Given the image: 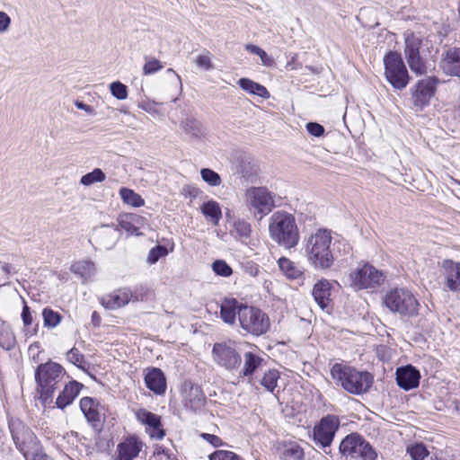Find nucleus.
<instances>
[{"label":"nucleus","instance_id":"f257e3e1","mask_svg":"<svg viewBox=\"0 0 460 460\" xmlns=\"http://www.w3.org/2000/svg\"><path fill=\"white\" fill-rule=\"evenodd\" d=\"M332 231L318 228L305 239V252L309 264L316 270H328L334 262L331 249Z\"/></svg>","mask_w":460,"mask_h":460},{"label":"nucleus","instance_id":"f03ea898","mask_svg":"<svg viewBox=\"0 0 460 460\" xmlns=\"http://www.w3.org/2000/svg\"><path fill=\"white\" fill-rule=\"evenodd\" d=\"M269 232L270 238L278 244L290 249L297 245L300 236L292 214L277 211L270 218Z\"/></svg>","mask_w":460,"mask_h":460},{"label":"nucleus","instance_id":"7ed1b4c3","mask_svg":"<svg viewBox=\"0 0 460 460\" xmlns=\"http://www.w3.org/2000/svg\"><path fill=\"white\" fill-rule=\"evenodd\" d=\"M331 376L344 390L352 394L367 393L373 384V376L368 372L358 371L341 363L332 366Z\"/></svg>","mask_w":460,"mask_h":460},{"label":"nucleus","instance_id":"20e7f679","mask_svg":"<svg viewBox=\"0 0 460 460\" xmlns=\"http://www.w3.org/2000/svg\"><path fill=\"white\" fill-rule=\"evenodd\" d=\"M65 369L56 362L49 361L40 364L35 371L37 391L40 394L41 401L46 403L50 401L55 391L59 387Z\"/></svg>","mask_w":460,"mask_h":460},{"label":"nucleus","instance_id":"39448f33","mask_svg":"<svg viewBox=\"0 0 460 460\" xmlns=\"http://www.w3.org/2000/svg\"><path fill=\"white\" fill-rule=\"evenodd\" d=\"M384 305L393 313L404 316H413L419 312L420 303L411 291L403 288H394L386 292Z\"/></svg>","mask_w":460,"mask_h":460},{"label":"nucleus","instance_id":"423d86ee","mask_svg":"<svg viewBox=\"0 0 460 460\" xmlns=\"http://www.w3.org/2000/svg\"><path fill=\"white\" fill-rule=\"evenodd\" d=\"M385 274L369 263L358 265L349 274L350 287L356 290L375 293L385 281Z\"/></svg>","mask_w":460,"mask_h":460},{"label":"nucleus","instance_id":"0eeeda50","mask_svg":"<svg viewBox=\"0 0 460 460\" xmlns=\"http://www.w3.org/2000/svg\"><path fill=\"white\" fill-rule=\"evenodd\" d=\"M10 428L13 439L26 460L30 456L31 460H52L40 451L38 439L31 430L20 422H12Z\"/></svg>","mask_w":460,"mask_h":460},{"label":"nucleus","instance_id":"6e6552de","mask_svg":"<svg viewBox=\"0 0 460 460\" xmlns=\"http://www.w3.org/2000/svg\"><path fill=\"white\" fill-rule=\"evenodd\" d=\"M240 327L246 332L255 336L264 334L270 329V319L261 309L243 305L237 311Z\"/></svg>","mask_w":460,"mask_h":460},{"label":"nucleus","instance_id":"1a4fd4ad","mask_svg":"<svg viewBox=\"0 0 460 460\" xmlns=\"http://www.w3.org/2000/svg\"><path fill=\"white\" fill-rule=\"evenodd\" d=\"M243 203L254 215H267L274 207V196L266 187L252 186L244 191Z\"/></svg>","mask_w":460,"mask_h":460},{"label":"nucleus","instance_id":"9d476101","mask_svg":"<svg viewBox=\"0 0 460 460\" xmlns=\"http://www.w3.org/2000/svg\"><path fill=\"white\" fill-rule=\"evenodd\" d=\"M340 452L346 456L362 460H376L377 455L371 445L358 434H350L340 444Z\"/></svg>","mask_w":460,"mask_h":460},{"label":"nucleus","instance_id":"9b49d317","mask_svg":"<svg viewBox=\"0 0 460 460\" xmlns=\"http://www.w3.org/2000/svg\"><path fill=\"white\" fill-rule=\"evenodd\" d=\"M385 75L396 89H403L409 83V75L400 54L389 52L384 58Z\"/></svg>","mask_w":460,"mask_h":460},{"label":"nucleus","instance_id":"f8f14e48","mask_svg":"<svg viewBox=\"0 0 460 460\" xmlns=\"http://www.w3.org/2000/svg\"><path fill=\"white\" fill-rule=\"evenodd\" d=\"M424 40L413 33L405 35L404 55L412 72L417 75L427 73V66L423 58Z\"/></svg>","mask_w":460,"mask_h":460},{"label":"nucleus","instance_id":"ddd939ff","mask_svg":"<svg viewBox=\"0 0 460 460\" xmlns=\"http://www.w3.org/2000/svg\"><path fill=\"white\" fill-rule=\"evenodd\" d=\"M212 358L221 367L234 370L240 367L242 358L233 341L217 342L212 349Z\"/></svg>","mask_w":460,"mask_h":460},{"label":"nucleus","instance_id":"4468645a","mask_svg":"<svg viewBox=\"0 0 460 460\" xmlns=\"http://www.w3.org/2000/svg\"><path fill=\"white\" fill-rule=\"evenodd\" d=\"M340 426V420L337 416L327 415L323 417L318 425L314 428V439L322 447H329Z\"/></svg>","mask_w":460,"mask_h":460},{"label":"nucleus","instance_id":"2eb2a0df","mask_svg":"<svg viewBox=\"0 0 460 460\" xmlns=\"http://www.w3.org/2000/svg\"><path fill=\"white\" fill-rule=\"evenodd\" d=\"M136 419L146 426V430L152 438L162 439L165 436L161 428V417L143 408L134 411Z\"/></svg>","mask_w":460,"mask_h":460},{"label":"nucleus","instance_id":"dca6fc26","mask_svg":"<svg viewBox=\"0 0 460 460\" xmlns=\"http://www.w3.org/2000/svg\"><path fill=\"white\" fill-rule=\"evenodd\" d=\"M184 407L192 411L202 410L205 404V395L201 388L190 382H185L181 387Z\"/></svg>","mask_w":460,"mask_h":460},{"label":"nucleus","instance_id":"f3484780","mask_svg":"<svg viewBox=\"0 0 460 460\" xmlns=\"http://www.w3.org/2000/svg\"><path fill=\"white\" fill-rule=\"evenodd\" d=\"M438 81L435 77H427L418 82L413 93L415 106L423 108L429 103L430 99L436 93V86Z\"/></svg>","mask_w":460,"mask_h":460},{"label":"nucleus","instance_id":"a211bd4d","mask_svg":"<svg viewBox=\"0 0 460 460\" xmlns=\"http://www.w3.org/2000/svg\"><path fill=\"white\" fill-rule=\"evenodd\" d=\"M144 443L136 436L124 438L117 446L116 460H134L139 455Z\"/></svg>","mask_w":460,"mask_h":460},{"label":"nucleus","instance_id":"6ab92c4d","mask_svg":"<svg viewBox=\"0 0 460 460\" xmlns=\"http://www.w3.org/2000/svg\"><path fill=\"white\" fill-rule=\"evenodd\" d=\"M439 66L446 75L460 77V49L447 48L441 56Z\"/></svg>","mask_w":460,"mask_h":460},{"label":"nucleus","instance_id":"aec40b11","mask_svg":"<svg viewBox=\"0 0 460 460\" xmlns=\"http://www.w3.org/2000/svg\"><path fill=\"white\" fill-rule=\"evenodd\" d=\"M131 289L120 288L103 296L101 304L109 310H115L128 305L132 299Z\"/></svg>","mask_w":460,"mask_h":460},{"label":"nucleus","instance_id":"412c9836","mask_svg":"<svg viewBox=\"0 0 460 460\" xmlns=\"http://www.w3.org/2000/svg\"><path fill=\"white\" fill-rule=\"evenodd\" d=\"M420 374L419 370L411 366L399 367L396 371V381L398 385L409 391L416 388L420 384Z\"/></svg>","mask_w":460,"mask_h":460},{"label":"nucleus","instance_id":"4be33fe9","mask_svg":"<svg viewBox=\"0 0 460 460\" xmlns=\"http://www.w3.org/2000/svg\"><path fill=\"white\" fill-rule=\"evenodd\" d=\"M446 287L453 292L460 288V262L445 260L442 262Z\"/></svg>","mask_w":460,"mask_h":460},{"label":"nucleus","instance_id":"5701e85b","mask_svg":"<svg viewBox=\"0 0 460 460\" xmlns=\"http://www.w3.org/2000/svg\"><path fill=\"white\" fill-rule=\"evenodd\" d=\"M83 387V384L75 380L70 381L65 385L63 391L58 394L56 400L57 406L60 409H64L67 405L71 404L78 396Z\"/></svg>","mask_w":460,"mask_h":460},{"label":"nucleus","instance_id":"b1692460","mask_svg":"<svg viewBox=\"0 0 460 460\" xmlns=\"http://www.w3.org/2000/svg\"><path fill=\"white\" fill-rule=\"evenodd\" d=\"M313 296L317 305L323 309H327L331 303V284L328 280L317 282L313 288Z\"/></svg>","mask_w":460,"mask_h":460},{"label":"nucleus","instance_id":"393cba45","mask_svg":"<svg viewBox=\"0 0 460 460\" xmlns=\"http://www.w3.org/2000/svg\"><path fill=\"white\" fill-rule=\"evenodd\" d=\"M145 382L151 391L157 394H162L165 392L166 382L164 373L159 368H153L145 376Z\"/></svg>","mask_w":460,"mask_h":460},{"label":"nucleus","instance_id":"a878e982","mask_svg":"<svg viewBox=\"0 0 460 460\" xmlns=\"http://www.w3.org/2000/svg\"><path fill=\"white\" fill-rule=\"evenodd\" d=\"M80 408L85 418L91 421H99L102 415V408L99 402L92 397H83L80 400Z\"/></svg>","mask_w":460,"mask_h":460},{"label":"nucleus","instance_id":"bb28decb","mask_svg":"<svg viewBox=\"0 0 460 460\" xmlns=\"http://www.w3.org/2000/svg\"><path fill=\"white\" fill-rule=\"evenodd\" d=\"M183 132L192 140L200 141L206 137L202 124L193 118H187L181 123Z\"/></svg>","mask_w":460,"mask_h":460},{"label":"nucleus","instance_id":"cd10ccee","mask_svg":"<svg viewBox=\"0 0 460 460\" xmlns=\"http://www.w3.org/2000/svg\"><path fill=\"white\" fill-rule=\"evenodd\" d=\"M243 305H239L235 299H225L220 306V315L222 320L226 323L233 325L235 323L237 311L240 306Z\"/></svg>","mask_w":460,"mask_h":460},{"label":"nucleus","instance_id":"c85d7f7f","mask_svg":"<svg viewBox=\"0 0 460 460\" xmlns=\"http://www.w3.org/2000/svg\"><path fill=\"white\" fill-rule=\"evenodd\" d=\"M200 210L204 217L214 226H217L222 218L221 208L213 199L204 202L200 207Z\"/></svg>","mask_w":460,"mask_h":460},{"label":"nucleus","instance_id":"c756f323","mask_svg":"<svg viewBox=\"0 0 460 460\" xmlns=\"http://www.w3.org/2000/svg\"><path fill=\"white\" fill-rule=\"evenodd\" d=\"M239 86L250 94L258 95L263 99L270 97V92L267 88L249 78H241L238 81Z\"/></svg>","mask_w":460,"mask_h":460},{"label":"nucleus","instance_id":"7c9ffc66","mask_svg":"<svg viewBox=\"0 0 460 460\" xmlns=\"http://www.w3.org/2000/svg\"><path fill=\"white\" fill-rule=\"evenodd\" d=\"M71 270L86 281L94 276L96 269L91 261H79L71 266Z\"/></svg>","mask_w":460,"mask_h":460},{"label":"nucleus","instance_id":"2f4dec72","mask_svg":"<svg viewBox=\"0 0 460 460\" xmlns=\"http://www.w3.org/2000/svg\"><path fill=\"white\" fill-rule=\"evenodd\" d=\"M279 270L288 278L292 279H298L302 274V270L293 261L286 257H282L278 261Z\"/></svg>","mask_w":460,"mask_h":460},{"label":"nucleus","instance_id":"473e14b6","mask_svg":"<svg viewBox=\"0 0 460 460\" xmlns=\"http://www.w3.org/2000/svg\"><path fill=\"white\" fill-rule=\"evenodd\" d=\"M262 362V358L259 356L247 352L244 354V365L242 369V375L243 376H252L260 367Z\"/></svg>","mask_w":460,"mask_h":460},{"label":"nucleus","instance_id":"72a5a7b5","mask_svg":"<svg viewBox=\"0 0 460 460\" xmlns=\"http://www.w3.org/2000/svg\"><path fill=\"white\" fill-rule=\"evenodd\" d=\"M119 196L123 202L128 206L139 208L145 205V200L141 198V196L131 189L121 188L119 190Z\"/></svg>","mask_w":460,"mask_h":460},{"label":"nucleus","instance_id":"f704fd0d","mask_svg":"<svg viewBox=\"0 0 460 460\" xmlns=\"http://www.w3.org/2000/svg\"><path fill=\"white\" fill-rule=\"evenodd\" d=\"M279 372L276 369H270L267 372L264 373L261 380V385L265 388V390L274 393L277 385L278 381L279 379Z\"/></svg>","mask_w":460,"mask_h":460},{"label":"nucleus","instance_id":"c9c22d12","mask_svg":"<svg viewBox=\"0 0 460 460\" xmlns=\"http://www.w3.org/2000/svg\"><path fill=\"white\" fill-rule=\"evenodd\" d=\"M22 319L24 325V331L26 334H29L31 336L35 335L38 332V324H36L34 327H31L33 317L31 315V310L27 305H23L22 312Z\"/></svg>","mask_w":460,"mask_h":460},{"label":"nucleus","instance_id":"e433bc0d","mask_svg":"<svg viewBox=\"0 0 460 460\" xmlns=\"http://www.w3.org/2000/svg\"><path fill=\"white\" fill-rule=\"evenodd\" d=\"M105 179V173L101 169L96 168L93 172L82 176L80 183L84 186H90L96 182H102Z\"/></svg>","mask_w":460,"mask_h":460},{"label":"nucleus","instance_id":"4c0bfd02","mask_svg":"<svg viewBox=\"0 0 460 460\" xmlns=\"http://www.w3.org/2000/svg\"><path fill=\"white\" fill-rule=\"evenodd\" d=\"M42 317L44 326L47 328H55L60 323L62 319V316L58 312H55L50 308L43 309Z\"/></svg>","mask_w":460,"mask_h":460},{"label":"nucleus","instance_id":"58836bf2","mask_svg":"<svg viewBox=\"0 0 460 460\" xmlns=\"http://www.w3.org/2000/svg\"><path fill=\"white\" fill-rule=\"evenodd\" d=\"M66 358L67 360L75 365L78 368L82 369L84 372H88V369L86 367V362L84 360V355L79 351L76 348H72L67 353H66Z\"/></svg>","mask_w":460,"mask_h":460},{"label":"nucleus","instance_id":"ea45409f","mask_svg":"<svg viewBox=\"0 0 460 460\" xmlns=\"http://www.w3.org/2000/svg\"><path fill=\"white\" fill-rule=\"evenodd\" d=\"M234 231L243 242H245L252 233L251 224L245 220L238 219L234 223Z\"/></svg>","mask_w":460,"mask_h":460},{"label":"nucleus","instance_id":"a19ab883","mask_svg":"<svg viewBox=\"0 0 460 460\" xmlns=\"http://www.w3.org/2000/svg\"><path fill=\"white\" fill-rule=\"evenodd\" d=\"M407 453H409L412 460H423L429 455L428 449L421 443L408 446Z\"/></svg>","mask_w":460,"mask_h":460},{"label":"nucleus","instance_id":"79ce46f5","mask_svg":"<svg viewBox=\"0 0 460 460\" xmlns=\"http://www.w3.org/2000/svg\"><path fill=\"white\" fill-rule=\"evenodd\" d=\"M14 342L15 338L13 332L8 326H3L0 331V345L5 349H10L13 347Z\"/></svg>","mask_w":460,"mask_h":460},{"label":"nucleus","instance_id":"37998d69","mask_svg":"<svg viewBox=\"0 0 460 460\" xmlns=\"http://www.w3.org/2000/svg\"><path fill=\"white\" fill-rule=\"evenodd\" d=\"M200 175L202 180L207 182L208 185L216 187L219 186L222 182L221 177L217 172L209 169L204 168L200 171Z\"/></svg>","mask_w":460,"mask_h":460},{"label":"nucleus","instance_id":"c03bdc74","mask_svg":"<svg viewBox=\"0 0 460 460\" xmlns=\"http://www.w3.org/2000/svg\"><path fill=\"white\" fill-rule=\"evenodd\" d=\"M283 456L288 460H302L305 454L301 447L292 444L284 449Z\"/></svg>","mask_w":460,"mask_h":460},{"label":"nucleus","instance_id":"a18cd8bd","mask_svg":"<svg viewBox=\"0 0 460 460\" xmlns=\"http://www.w3.org/2000/svg\"><path fill=\"white\" fill-rule=\"evenodd\" d=\"M110 91L118 100H126L128 98V87L119 81L110 84Z\"/></svg>","mask_w":460,"mask_h":460},{"label":"nucleus","instance_id":"49530a36","mask_svg":"<svg viewBox=\"0 0 460 460\" xmlns=\"http://www.w3.org/2000/svg\"><path fill=\"white\" fill-rule=\"evenodd\" d=\"M162 103H159V102H156L153 100H150L148 98H144V99H141L138 103H137V106L139 109L152 114V115H155V114H158L159 113V106L161 105Z\"/></svg>","mask_w":460,"mask_h":460},{"label":"nucleus","instance_id":"de8ad7c7","mask_svg":"<svg viewBox=\"0 0 460 460\" xmlns=\"http://www.w3.org/2000/svg\"><path fill=\"white\" fill-rule=\"evenodd\" d=\"M213 271L221 277H229L233 270L231 267L223 260H217L212 263Z\"/></svg>","mask_w":460,"mask_h":460},{"label":"nucleus","instance_id":"09e8293b","mask_svg":"<svg viewBox=\"0 0 460 460\" xmlns=\"http://www.w3.org/2000/svg\"><path fill=\"white\" fill-rule=\"evenodd\" d=\"M168 254V251L166 247L158 245L156 247L152 248L149 251L147 261L150 264L155 263L160 258L164 257Z\"/></svg>","mask_w":460,"mask_h":460},{"label":"nucleus","instance_id":"8fccbe9b","mask_svg":"<svg viewBox=\"0 0 460 460\" xmlns=\"http://www.w3.org/2000/svg\"><path fill=\"white\" fill-rule=\"evenodd\" d=\"M209 460H242L238 455L228 450H217L209 456Z\"/></svg>","mask_w":460,"mask_h":460},{"label":"nucleus","instance_id":"3c124183","mask_svg":"<svg viewBox=\"0 0 460 460\" xmlns=\"http://www.w3.org/2000/svg\"><path fill=\"white\" fill-rule=\"evenodd\" d=\"M97 234L101 236L110 237L111 240L109 241H103L102 244L106 248L109 249L115 243L116 238V229H111L109 227L102 228L98 231Z\"/></svg>","mask_w":460,"mask_h":460},{"label":"nucleus","instance_id":"603ef678","mask_svg":"<svg viewBox=\"0 0 460 460\" xmlns=\"http://www.w3.org/2000/svg\"><path fill=\"white\" fill-rule=\"evenodd\" d=\"M194 62L197 65V66L204 70H210L213 68L211 62V55L208 51L197 56Z\"/></svg>","mask_w":460,"mask_h":460},{"label":"nucleus","instance_id":"864d4df0","mask_svg":"<svg viewBox=\"0 0 460 460\" xmlns=\"http://www.w3.org/2000/svg\"><path fill=\"white\" fill-rule=\"evenodd\" d=\"M163 66L158 59L152 58L146 61L143 66V74L145 75H152L161 70Z\"/></svg>","mask_w":460,"mask_h":460},{"label":"nucleus","instance_id":"5fc2aeb1","mask_svg":"<svg viewBox=\"0 0 460 460\" xmlns=\"http://www.w3.org/2000/svg\"><path fill=\"white\" fill-rule=\"evenodd\" d=\"M306 129L309 132V134H311L314 137H317L323 136L324 133V128L316 122L307 123Z\"/></svg>","mask_w":460,"mask_h":460},{"label":"nucleus","instance_id":"6e6d98bb","mask_svg":"<svg viewBox=\"0 0 460 460\" xmlns=\"http://www.w3.org/2000/svg\"><path fill=\"white\" fill-rule=\"evenodd\" d=\"M10 25V16L6 13L0 11V33L6 32L9 30Z\"/></svg>","mask_w":460,"mask_h":460},{"label":"nucleus","instance_id":"4d7b16f0","mask_svg":"<svg viewBox=\"0 0 460 460\" xmlns=\"http://www.w3.org/2000/svg\"><path fill=\"white\" fill-rule=\"evenodd\" d=\"M148 290L144 287H137L134 290H131L132 299L131 301H143L147 296Z\"/></svg>","mask_w":460,"mask_h":460},{"label":"nucleus","instance_id":"13d9d810","mask_svg":"<svg viewBox=\"0 0 460 460\" xmlns=\"http://www.w3.org/2000/svg\"><path fill=\"white\" fill-rule=\"evenodd\" d=\"M257 56L260 57L262 66L270 67L274 65V58L269 56L262 49H261Z\"/></svg>","mask_w":460,"mask_h":460},{"label":"nucleus","instance_id":"bf43d9fd","mask_svg":"<svg viewBox=\"0 0 460 460\" xmlns=\"http://www.w3.org/2000/svg\"><path fill=\"white\" fill-rule=\"evenodd\" d=\"M119 226H120V228L124 229L125 231L131 234H137V228L134 226L129 221L120 219Z\"/></svg>","mask_w":460,"mask_h":460},{"label":"nucleus","instance_id":"052dcab7","mask_svg":"<svg viewBox=\"0 0 460 460\" xmlns=\"http://www.w3.org/2000/svg\"><path fill=\"white\" fill-rule=\"evenodd\" d=\"M201 436H202V438L204 439H206L208 442H209L210 444H212L215 447H219V446L222 445L221 438H218L216 435L208 434V433H203Z\"/></svg>","mask_w":460,"mask_h":460},{"label":"nucleus","instance_id":"680f3d73","mask_svg":"<svg viewBox=\"0 0 460 460\" xmlns=\"http://www.w3.org/2000/svg\"><path fill=\"white\" fill-rule=\"evenodd\" d=\"M75 105L77 109L84 111L88 115H95L96 114L94 109L92 106L85 104L83 102L76 101V102H75Z\"/></svg>","mask_w":460,"mask_h":460},{"label":"nucleus","instance_id":"e2e57ef3","mask_svg":"<svg viewBox=\"0 0 460 460\" xmlns=\"http://www.w3.org/2000/svg\"><path fill=\"white\" fill-rule=\"evenodd\" d=\"M245 49L252 53V54H255L257 55L259 53V51L261 50V48L256 46V45H252V44H247L244 46Z\"/></svg>","mask_w":460,"mask_h":460},{"label":"nucleus","instance_id":"0e129e2a","mask_svg":"<svg viewBox=\"0 0 460 460\" xmlns=\"http://www.w3.org/2000/svg\"><path fill=\"white\" fill-rule=\"evenodd\" d=\"M259 272V269L257 266L252 267L250 270V274L253 277L257 276Z\"/></svg>","mask_w":460,"mask_h":460},{"label":"nucleus","instance_id":"69168bd1","mask_svg":"<svg viewBox=\"0 0 460 460\" xmlns=\"http://www.w3.org/2000/svg\"><path fill=\"white\" fill-rule=\"evenodd\" d=\"M167 72H168V73L175 74V71H174L173 69H172V68H169V69L167 70Z\"/></svg>","mask_w":460,"mask_h":460},{"label":"nucleus","instance_id":"338daca9","mask_svg":"<svg viewBox=\"0 0 460 460\" xmlns=\"http://www.w3.org/2000/svg\"><path fill=\"white\" fill-rule=\"evenodd\" d=\"M177 78H178V81L180 83V87L181 88V77L177 75Z\"/></svg>","mask_w":460,"mask_h":460}]
</instances>
